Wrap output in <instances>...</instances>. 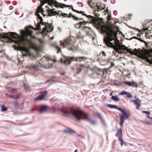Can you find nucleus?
<instances>
[{
    "instance_id": "f03ea898",
    "label": "nucleus",
    "mask_w": 152,
    "mask_h": 152,
    "mask_svg": "<svg viewBox=\"0 0 152 152\" xmlns=\"http://www.w3.org/2000/svg\"><path fill=\"white\" fill-rule=\"evenodd\" d=\"M64 115L68 116L72 115L75 117L77 120L80 121L82 120H89L87 113L81 110L79 108H77L74 109L72 108H64L61 110Z\"/></svg>"
},
{
    "instance_id": "393cba45",
    "label": "nucleus",
    "mask_w": 152,
    "mask_h": 152,
    "mask_svg": "<svg viewBox=\"0 0 152 152\" xmlns=\"http://www.w3.org/2000/svg\"><path fill=\"white\" fill-rule=\"evenodd\" d=\"M48 109V107L45 105L42 106L40 109L39 110V112L40 113H42L43 112L46 111Z\"/></svg>"
},
{
    "instance_id": "e2e57ef3",
    "label": "nucleus",
    "mask_w": 152,
    "mask_h": 152,
    "mask_svg": "<svg viewBox=\"0 0 152 152\" xmlns=\"http://www.w3.org/2000/svg\"><path fill=\"white\" fill-rule=\"evenodd\" d=\"M102 123H104V121H102Z\"/></svg>"
},
{
    "instance_id": "ea45409f",
    "label": "nucleus",
    "mask_w": 152,
    "mask_h": 152,
    "mask_svg": "<svg viewBox=\"0 0 152 152\" xmlns=\"http://www.w3.org/2000/svg\"><path fill=\"white\" fill-rule=\"evenodd\" d=\"M115 51H116L119 54H123L124 53H126L124 52L123 51H120L119 50H115Z\"/></svg>"
},
{
    "instance_id": "2f4dec72",
    "label": "nucleus",
    "mask_w": 152,
    "mask_h": 152,
    "mask_svg": "<svg viewBox=\"0 0 152 152\" xmlns=\"http://www.w3.org/2000/svg\"><path fill=\"white\" fill-rule=\"evenodd\" d=\"M1 111L2 112L6 111L7 110V107H4V105H2L1 107Z\"/></svg>"
},
{
    "instance_id": "a18cd8bd",
    "label": "nucleus",
    "mask_w": 152,
    "mask_h": 152,
    "mask_svg": "<svg viewBox=\"0 0 152 152\" xmlns=\"http://www.w3.org/2000/svg\"><path fill=\"white\" fill-rule=\"evenodd\" d=\"M102 53L103 56H106V53H105V52H104V51H102Z\"/></svg>"
},
{
    "instance_id": "49530a36",
    "label": "nucleus",
    "mask_w": 152,
    "mask_h": 152,
    "mask_svg": "<svg viewBox=\"0 0 152 152\" xmlns=\"http://www.w3.org/2000/svg\"><path fill=\"white\" fill-rule=\"evenodd\" d=\"M111 16H109L107 18V20L108 21H110L111 20Z\"/></svg>"
},
{
    "instance_id": "4c0bfd02",
    "label": "nucleus",
    "mask_w": 152,
    "mask_h": 152,
    "mask_svg": "<svg viewBox=\"0 0 152 152\" xmlns=\"http://www.w3.org/2000/svg\"><path fill=\"white\" fill-rule=\"evenodd\" d=\"M116 109L120 111L121 112V113L124 112V111L125 110L124 109H121L120 107H116Z\"/></svg>"
},
{
    "instance_id": "5fc2aeb1",
    "label": "nucleus",
    "mask_w": 152,
    "mask_h": 152,
    "mask_svg": "<svg viewBox=\"0 0 152 152\" xmlns=\"http://www.w3.org/2000/svg\"><path fill=\"white\" fill-rule=\"evenodd\" d=\"M77 149H76V150H75V151L74 152H77Z\"/></svg>"
},
{
    "instance_id": "6ab92c4d",
    "label": "nucleus",
    "mask_w": 152,
    "mask_h": 152,
    "mask_svg": "<svg viewBox=\"0 0 152 152\" xmlns=\"http://www.w3.org/2000/svg\"><path fill=\"white\" fill-rule=\"evenodd\" d=\"M31 70L37 71L39 70V67L37 65H34L33 64H31L29 66Z\"/></svg>"
},
{
    "instance_id": "ddd939ff",
    "label": "nucleus",
    "mask_w": 152,
    "mask_h": 152,
    "mask_svg": "<svg viewBox=\"0 0 152 152\" xmlns=\"http://www.w3.org/2000/svg\"><path fill=\"white\" fill-rule=\"evenodd\" d=\"M63 132L64 133L70 135H74L75 134H77V132L69 128L64 130L63 131Z\"/></svg>"
},
{
    "instance_id": "5701e85b",
    "label": "nucleus",
    "mask_w": 152,
    "mask_h": 152,
    "mask_svg": "<svg viewBox=\"0 0 152 152\" xmlns=\"http://www.w3.org/2000/svg\"><path fill=\"white\" fill-rule=\"evenodd\" d=\"M51 45L57 50V53H59L61 52V48L58 46L56 43L54 42L52 43L51 44Z\"/></svg>"
},
{
    "instance_id": "a878e982",
    "label": "nucleus",
    "mask_w": 152,
    "mask_h": 152,
    "mask_svg": "<svg viewBox=\"0 0 152 152\" xmlns=\"http://www.w3.org/2000/svg\"><path fill=\"white\" fill-rule=\"evenodd\" d=\"M56 3L57 4H58L56 6V7H57V8L60 7L61 8H64L65 7H70L71 6V5H66L65 4H63L62 3H60L59 2H58V3Z\"/></svg>"
},
{
    "instance_id": "f704fd0d",
    "label": "nucleus",
    "mask_w": 152,
    "mask_h": 152,
    "mask_svg": "<svg viewBox=\"0 0 152 152\" xmlns=\"http://www.w3.org/2000/svg\"><path fill=\"white\" fill-rule=\"evenodd\" d=\"M16 90L14 88H12L11 89L9 92L10 93H14L16 92Z\"/></svg>"
},
{
    "instance_id": "bb28decb",
    "label": "nucleus",
    "mask_w": 152,
    "mask_h": 152,
    "mask_svg": "<svg viewBox=\"0 0 152 152\" xmlns=\"http://www.w3.org/2000/svg\"><path fill=\"white\" fill-rule=\"evenodd\" d=\"M72 17L75 20H83V19L82 18H79L75 16L72 15L71 13H70L69 14V15L68 16V18H70Z\"/></svg>"
},
{
    "instance_id": "09e8293b",
    "label": "nucleus",
    "mask_w": 152,
    "mask_h": 152,
    "mask_svg": "<svg viewBox=\"0 0 152 152\" xmlns=\"http://www.w3.org/2000/svg\"><path fill=\"white\" fill-rule=\"evenodd\" d=\"M97 115H98L99 117V118H101V119H102V118H101V116L100 115L99 113H97Z\"/></svg>"
},
{
    "instance_id": "f8f14e48",
    "label": "nucleus",
    "mask_w": 152,
    "mask_h": 152,
    "mask_svg": "<svg viewBox=\"0 0 152 152\" xmlns=\"http://www.w3.org/2000/svg\"><path fill=\"white\" fill-rule=\"evenodd\" d=\"M44 2L48 3V5L52 7H53V5L56 7L58 5L56 3H58L55 0H45Z\"/></svg>"
},
{
    "instance_id": "b1692460",
    "label": "nucleus",
    "mask_w": 152,
    "mask_h": 152,
    "mask_svg": "<svg viewBox=\"0 0 152 152\" xmlns=\"http://www.w3.org/2000/svg\"><path fill=\"white\" fill-rule=\"evenodd\" d=\"M45 63L47 62V64L48 63L49 60L47 58H44L40 60L39 61V63L40 64H41L42 65H45Z\"/></svg>"
},
{
    "instance_id": "c756f323",
    "label": "nucleus",
    "mask_w": 152,
    "mask_h": 152,
    "mask_svg": "<svg viewBox=\"0 0 152 152\" xmlns=\"http://www.w3.org/2000/svg\"><path fill=\"white\" fill-rule=\"evenodd\" d=\"M142 113H145L146 114H147V115H146L147 117L148 118H149L152 119V118L150 117L149 116V115L150 114V113H151L149 111H142Z\"/></svg>"
},
{
    "instance_id": "20e7f679",
    "label": "nucleus",
    "mask_w": 152,
    "mask_h": 152,
    "mask_svg": "<svg viewBox=\"0 0 152 152\" xmlns=\"http://www.w3.org/2000/svg\"><path fill=\"white\" fill-rule=\"evenodd\" d=\"M76 39L73 37H70L65 39L64 41H60V45L63 48L65 47L69 50L73 51L75 48L74 44L76 42Z\"/></svg>"
},
{
    "instance_id": "864d4df0",
    "label": "nucleus",
    "mask_w": 152,
    "mask_h": 152,
    "mask_svg": "<svg viewBox=\"0 0 152 152\" xmlns=\"http://www.w3.org/2000/svg\"><path fill=\"white\" fill-rule=\"evenodd\" d=\"M64 73H63L61 74V75H64Z\"/></svg>"
},
{
    "instance_id": "3c124183",
    "label": "nucleus",
    "mask_w": 152,
    "mask_h": 152,
    "mask_svg": "<svg viewBox=\"0 0 152 152\" xmlns=\"http://www.w3.org/2000/svg\"><path fill=\"white\" fill-rule=\"evenodd\" d=\"M77 134V135L78 136V137H80V135H79V134H77H77Z\"/></svg>"
},
{
    "instance_id": "0e129e2a",
    "label": "nucleus",
    "mask_w": 152,
    "mask_h": 152,
    "mask_svg": "<svg viewBox=\"0 0 152 152\" xmlns=\"http://www.w3.org/2000/svg\"><path fill=\"white\" fill-rule=\"evenodd\" d=\"M46 7H48H48L47 6H46Z\"/></svg>"
},
{
    "instance_id": "a211bd4d",
    "label": "nucleus",
    "mask_w": 152,
    "mask_h": 152,
    "mask_svg": "<svg viewBox=\"0 0 152 152\" xmlns=\"http://www.w3.org/2000/svg\"><path fill=\"white\" fill-rule=\"evenodd\" d=\"M132 102H133L135 104L137 105L136 108L137 110H139V107L141 106V100L138 99H137L135 100H132Z\"/></svg>"
},
{
    "instance_id": "39448f33",
    "label": "nucleus",
    "mask_w": 152,
    "mask_h": 152,
    "mask_svg": "<svg viewBox=\"0 0 152 152\" xmlns=\"http://www.w3.org/2000/svg\"><path fill=\"white\" fill-rule=\"evenodd\" d=\"M24 38L25 39V41L24 42V44H19L18 45H24L26 44V42H28L31 45L32 48L37 51H41L42 50L43 46V45L44 43V42L43 41L42 43H40V44H39L38 45H35L34 44V43L33 41H32V40L31 39H26Z\"/></svg>"
},
{
    "instance_id": "f257e3e1",
    "label": "nucleus",
    "mask_w": 152,
    "mask_h": 152,
    "mask_svg": "<svg viewBox=\"0 0 152 152\" xmlns=\"http://www.w3.org/2000/svg\"><path fill=\"white\" fill-rule=\"evenodd\" d=\"M102 31L106 34V36L104 39V41L107 46L113 48L115 50H126L130 54L137 56L152 64V55L148 50L135 48L132 51V49H128L124 45H120L119 41L117 37V32L114 31L111 27L106 28L104 29H102Z\"/></svg>"
},
{
    "instance_id": "f3484780",
    "label": "nucleus",
    "mask_w": 152,
    "mask_h": 152,
    "mask_svg": "<svg viewBox=\"0 0 152 152\" xmlns=\"http://www.w3.org/2000/svg\"><path fill=\"white\" fill-rule=\"evenodd\" d=\"M76 69L77 72V73H79L80 72L81 70L85 68V66L83 64H77L76 65Z\"/></svg>"
},
{
    "instance_id": "7ed1b4c3",
    "label": "nucleus",
    "mask_w": 152,
    "mask_h": 152,
    "mask_svg": "<svg viewBox=\"0 0 152 152\" xmlns=\"http://www.w3.org/2000/svg\"><path fill=\"white\" fill-rule=\"evenodd\" d=\"M7 39L11 42L18 45L24 44L25 39L23 37L20 38L19 36L15 33L10 32L7 33L0 34V38Z\"/></svg>"
},
{
    "instance_id": "c85d7f7f",
    "label": "nucleus",
    "mask_w": 152,
    "mask_h": 152,
    "mask_svg": "<svg viewBox=\"0 0 152 152\" xmlns=\"http://www.w3.org/2000/svg\"><path fill=\"white\" fill-rule=\"evenodd\" d=\"M81 26V27H84V26L86 25V23H88V21H85L84 20H83V22H79ZM86 28H87V27H85Z\"/></svg>"
},
{
    "instance_id": "423d86ee",
    "label": "nucleus",
    "mask_w": 152,
    "mask_h": 152,
    "mask_svg": "<svg viewBox=\"0 0 152 152\" xmlns=\"http://www.w3.org/2000/svg\"><path fill=\"white\" fill-rule=\"evenodd\" d=\"M40 20V22L39 23H37V27L36 28H34L33 27H30L32 30V29H34V30H40V28L41 27V24H42V25H44L45 26V27L43 28V31L45 32V31H48V25H49V24H47L45 22H43V20L42 17L41 16H39V18Z\"/></svg>"
},
{
    "instance_id": "58836bf2",
    "label": "nucleus",
    "mask_w": 152,
    "mask_h": 152,
    "mask_svg": "<svg viewBox=\"0 0 152 152\" xmlns=\"http://www.w3.org/2000/svg\"><path fill=\"white\" fill-rule=\"evenodd\" d=\"M60 15L62 16H63L65 17H68V14H66V13H61L60 15H59V16H60Z\"/></svg>"
},
{
    "instance_id": "4be33fe9",
    "label": "nucleus",
    "mask_w": 152,
    "mask_h": 152,
    "mask_svg": "<svg viewBox=\"0 0 152 152\" xmlns=\"http://www.w3.org/2000/svg\"><path fill=\"white\" fill-rule=\"evenodd\" d=\"M120 124L121 126V128L117 131V133L115 134V136L118 137L119 139L120 137H122V129L121 128L123 126V124Z\"/></svg>"
},
{
    "instance_id": "cd10ccee",
    "label": "nucleus",
    "mask_w": 152,
    "mask_h": 152,
    "mask_svg": "<svg viewBox=\"0 0 152 152\" xmlns=\"http://www.w3.org/2000/svg\"><path fill=\"white\" fill-rule=\"evenodd\" d=\"M111 99L116 102H119L120 101V99L117 96H113L111 97Z\"/></svg>"
},
{
    "instance_id": "c03bdc74",
    "label": "nucleus",
    "mask_w": 152,
    "mask_h": 152,
    "mask_svg": "<svg viewBox=\"0 0 152 152\" xmlns=\"http://www.w3.org/2000/svg\"><path fill=\"white\" fill-rule=\"evenodd\" d=\"M96 6H97V9H98V10H103L104 9L102 8L100 6H98L97 5H96Z\"/></svg>"
},
{
    "instance_id": "680f3d73",
    "label": "nucleus",
    "mask_w": 152,
    "mask_h": 152,
    "mask_svg": "<svg viewBox=\"0 0 152 152\" xmlns=\"http://www.w3.org/2000/svg\"><path fill=\"white\" fill-rule=\"evenodd\" d=\"M44 1H45V0H43V2H44Z\"/></svg>"
},
{
    "instance_id": "13d9d810",
    "label": "nucleus",
    "mask_w": 152,
    "mask_h": 152,
    "mask_svg": "<svg viewBox=\"0 0 152 152\" xmlns=\"http://www.w3.org/2000/svg\"><path fill=\"white\" fill-rule=\"evenodd\" d=\"M31 110H32V111H33L34 110V109L32 108V109Z\"/></svg>"
},
{
    "instance_id": "473e14b6",
    "label": "nucleus",
    "mask_w": 152,
    "mask_h": 152,
    "mask_svg": "<svg viewBox=\"0 0 152 152\" xmlns=\"http://www.w3.org/2000/svg\"><path fill=\"white\" fill-rule=\"evenodd\" d=\"M74 26L76 28H81V26L80 24L79 23H77L74 25Z\"/></svg>"
},
{
    "instance_id": "de8ad7c7",
    "label": "nucleus",
    "mask_w": 152,
    "mask_h": 152,
    "mask_svg": "<svg viewBox=\"0 0 152 152\" xmlns=\"http://www.w3.org/2000/svg\"><path fill=\"white\" fill-rule=\"evenodd\" d=\"M45 12L44 11H43V12L41 13V14L44 17H45L46 16V15L44 13Z\"/></svg>"
},
{
    "instance_id": "9d476101",
    "label": "nucleus",
    "mask_w": 152,
    "mask_h": 152,
    "mask_svg": "<svg viewBox=\"0 0 152 152\" xmlns=\"http://www.w3.org/2000/svg\"><path fill=\"white\" fill-rule=\"evenodd\" d=\"M86 59L84 57H71L67 59L66 60V62H68L69 64L71 63L72 61H75L77 62H81Z\"/></svg>"
},
{
    "instance_id": "8fccbe9b",
    "label": "nucleus",
    "mask_w": 152,
    "mask_h": 152,
    "mask_svg": "<svg viewBox=\"0 0 152 152\" xmlns=\"http://www.w3.org/2000/svg\"><path fill=\"white\" fill-rule=\"evenodd\" d=\"M114 65V64L113 63V62H112L111 63V66L112 67Z\"/></svg>"
},
{
    "instance_id": "72a5a7b5",
    "label": "nucleus",
    "mask_w": 152,
    "mask_h": 152,
    "mask_svg": "<svg viewBox=\"0 0 152 152\" xmlns=\"http://www.w3.org/2000/svg\"><path fill=\"white\" fill-rule=\"evenodd\" d=\"M107 106L110 108H115L116 109V106L115 105H113L112 104H109L107 105Z\"/></svg>"
},
{
    "instance_id": "2eb2a0df",
    "label": "nucleus",
    "mask_w": 152,
    "mask_h": 152,
    "mask_svg": "<svg viewBox=\"0 0 152 152\" xmlns=\"http://www.w3.org/2000/svg\"><path fill=\"white\" fill-rule=\"evenodd\" d=\"M47 93V91H45L42 92V94L37 96L36 98H35L34 100L35 101H38V100H41L43 99L45 95Z\"/></svg>"
},
{
    "instance_id": "6e6552de",
    "label": "nucleus",
    "mask_w": 152,
    "mask_h": 152,
    "mask_svg": "<svg viewBox=\"0 0 152 152\" xmlns=\"http://www.w3.org/2000/svg\"><path fill=\"white\" fill-rule=\"evenodd\" d=\"M21 50L23 52L22 53L23 56H29L31 59H34L36 58V56L33 53H31L30 50L27 48L24 47L21 48Z\"/></svg>"
},
{
    "instance_id": "79ce46f5",
    "label": "nucleus",
    "mask_w": 152,
    "mask_h": 152,
    "mask_svg": "<svg viewBox=\"0 0 152 152\" xmlns=\"http://www.w3.org/2000/svg\"><path fill=\"white\" fill-rule=\"evenodd\" d=\"M92 2V1H89L87 2L88 4V5L90 6H92V4H91V3Z\"/></svg>"
},
{
    "instance_id": "603ef678",
    "label": "nucleus",
    "mask_w": 152,
    "mask_h": 152,
    "mask_svg": "<svg viewBox=\"0 0 152 152\" xmlns=\"http://www.w3.org/2000/svg\"><path fill=\"white\" fill-rule=\"evenodd\" d=\"M54 38V37H51V40H52V39H53Z\"/></svg>"
},
{
    "instance_id": "4d7b16f0",
    "label": "nucleus",
    "mask_w": 152,
    "mask_h": 152,
    "mask_svg": "<svg viewBox=\"0 0 152 152\" xmlns=\"http://www.w3.org/2000/svg\"><path fill=\"white\" fill-rule=\"evenodd\" d=\"M2 52H3V51H0V53H1Z\"/></svg>"
},
{
    "instance_id": "412c9836",
    "label": "nucleus",
    "mask_w": 152,
    "mask_h": 152,
    "mask_svg": "<svg viewBox=\"0 0 152 152\" xmlns=\"http://www.w3.org/2000/svg\"><path fill=\"white\" fill-rule=\"evenodd\" d=\"M126 95L127 96V97L129 98H132V96L131 94L130 93L126 91H123L121 92L118 94V95Z\"/></svg>"
},
{
    "instance_id": "0eeeda50",
    "label": "nucleus",
    "mask_w": 152,
    "mask_h": 152,
    "mask_svg": "<svg viewBox=\"0 0 152 152\" xmlns=\"http://www.w3.org/2000/svg\"><path fill=\"white\" fill-rule=\"evenodd\" d=\"M33 31L32 30V29L30 27H28L26 29V31L24 32V33L23 34V35L25 37H27L28 36H31V39L32 41V39H34L36 40H37L39 41V43H42L43 41L40 38H38L36 37L35 36H33L32 34Z\"/></svg>"
},
{
    "instance_id": "aec40b11",
    "label": "nucleus",
    "mask_w": 152,
    "mask_h": 152,
    "mask_svg": "<svg viewBox=\"0 0 152 152\" xmlns=\"http://www.w3.org/2000/svg\"><path fill=\"white\" fill-rule=\"evenodd\" d=\"M44 11L43 8H42L41 6H40L38 7L37 11L36 13V15L38 17V18H39V15L40 16V15L39 14V13H42Z\"/></svg>"
},
{
    "instance_id": "dca6fc26",
    "label": "nucleus",
    "mask_w": 152,
    "mask_h": 152,
    "mask_svg": "<svg viewBox=\"0 0 152 152\" xmlns=\"http://www.w3.org/2000/svg\"><path fill=\"white\" fill-rule=\"evenodd\" d=\"M124 83L129 86L137 87L138 86L136 83L134 81H124Z\"/></svg>"
},
{
    "instance_id": "6e6d98bb",
    "label": "nucleus",
    "mask_w": 152,
    "mask_h": 152,
    "mask_svg": "<svg viewBox=\"0 0 152 152\" xmlns=\"http://www.w3.org/2000/svg\"><path fill=\"white\" fill-rule=\"evenodd\" d=\"M10 97H11V98H13V96H10Z\"/></svg>"
},
{
    "instance_id": "c9c22d12",
    "label": "nucleus",
    "mask_w": 152,
    "mask_h": 152,
    "mask_svg": "<svg viewBox=\"0 0 152 152\" xmlns=\"http://www.w3.org/2000/svg\"><path fill=\"white\" fill-rule=\"evenodd\" d=\"M148 28H143L142 29V31L144 32H145L146 33L147 32H148L147 31L148 30Z\"/></svg>"
},
{
    "instance_id": "e433bc0d",
    "label": "nucleus",
    "mask_w": 152,
    "mask_h": 152,
    "mask_svg": "<svg viewBox=\"0 0 152 152\" xmlns=\"http://www.w3.org/2000/svg\"><path fill=\"white\" fill-rule=\"evenodd\" d=\"M12 103L15 107H17L19 106L18 103L16 102H12Z\"/></svg>"
},
{
    "instance_id": "7c9ffc66",
    "label": "nucleus",
    "mask_w": 152,
    "mask_h": 152,
    "mask_svg": "<svg viewBox=\"0 0 152 152\" xmlns=\"http://www.w3.org/2000/svg\"><path fill=\"white\" fill-rule=\"evenodd\" d=\"M119 140L121 141V146L123 145V144H124L125 145H126V143L123 141L122 137H120Z\"/></svg>"
},
{
    "instance_id": "9b49d317",
    "label": "nucleus",
    "mask_w": 152,
    "mask_h": 152,
    "mask_svg": "<svg viewBox=\"0 0 152 152\" xmlns=\"http://www.w3.org/2000/svg\"><path fill=\"white\" fill-rule=\"evenodd\" d=\"M70 7H72V10L73 11H74L75 12H76V13L79 14H81L83 15L86 16L89 19H91V20L93 22H95V19L94 17L90 15H87L86 14H85V12H83L82 11H79L76 10H75L73 8L72 6V5H71V6Z\"/></svg>"
},
{
    "instance_id": "052dcab7",
    "label": "nucleus",
    "mask_w": 152,
    "mask_h": 152,
    "mask_svg": "<svg viewBox=\"0 0 152 152\" xmlns=\"http://www.w3.org/2000/svg\"><path fill=\"white\" fill-rule=\"evenodd\" d=\"M112 93H111L110 94V95H112Z\"/></svg>"
},
{
    "instance_id": "37998d69",
    "label": "nucleus",
    "mask_w": 152,
    "mask_h": 152,
    "mask_svg": "<svg viewBox=\"0 0 152 152\" xmlns=\"http://www.w3.org/2000/svg\"><path fill=\"white\" fill-rule=\"evenodd\" d=\"M19 95H18L17 96L15 97H13V98L15 100H17L19 98Z\"/></svg>"
},
{
    "instance_id": "69168bd1",
    "label": "nucleus",
    "mask_w": 152,
    "mask_h": 152,
    "mask_svg": "<svg viewBox=\"0 0 152 152\" xmlns=\"http://www.w3.org/2000/svg\"><path fill=\"white\" fill-rule=\"evenodd\" d=\"M112 1H114V0H112Z\"/></svg>"
},
{
    "instance_id": "bf43d9fd",
    "label": "nucleus",
    "mask_w": 152,
    "mask_h": 152,
    "mask_svg": "<svg viewBox=\"0 0 152 152\" xmlns=\"http://www.w3.org/2000/svg\"><path fill=\"white\" fill-rule=\"evenodd\" d=\"M140 35H138V37H140Z\"/></svg>"
},
{
    "instance_id": "1a4fd4ad",
    "label": "nucleus",
    "mask_w": 152,
    "mask_h": 152,
    "mask_svg": "<svg viewBox=\"0 0 152 152\" xmlns=\"http://www.w3.org/2000/svg\"><path fill=\"white\" fill-rule=\"evenodd\" d=\"M131 114L130 112L129 111L124 110V112L122 113V115L120 116L121 122L120 124H123L124 122V120L128 119Z\"/></svg>"
},
{
    "instance_id": "4468645a",
    "label": "nucleus",
    "mask_w": 152,
    "mask_h": 152,
    "mask_svg": "<svg viewBox=\"0 0 152 152\" xmlns=\"http://www.w3.org/2000/svg\"><path fill=\"white\" fill-rule=\"evenodd\" d=\"M55 9H48L47 10L48 13V15L49 16H53V15H59V12H58L56 11H55L54 10Z\"/></svg>"
},
{
    "instance_id": "a19ab883",
    "label": "nucleus",
    "mask_w": 152,
    "mask_h": 152,
    "mask_svg": "<svg viewBox=\"0 0 152 152\" xmlns=\"http://www.w3.org/2000/svg\"><path fill=\"white\" fill-rule=\"evenodd\" d=\"M134 38L137 39V40H139L140 41L142 42H144V41L142 39H141V38H139V37H134Z\"/></svg>"
}]
</instances>
